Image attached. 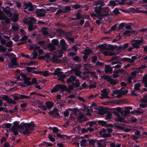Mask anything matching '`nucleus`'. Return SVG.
Instances as JSON below:
<instances>
[{
    "mask_svg": "<svg viewBox=\"0 0 147 147\" xmlns=\"http://www.w3.org/2000/svg\"><path fill=\"white\" fill-rule=\"evenodd\" d=\"M27 71L29 72H32L33 70L36 69L35 67H26Z\"/></svg>",
    "mask_w": 147,
    "mask_h": 147,
    "instance_id": "nucleus-35",
    "label": "nucleus"
},
{
    "mask_svg": "<svg viewBox=\"0 0 147 147\" xmlns=\"http://www.w3.org/2000/svg\"><path fill=\"white\" fill-rule=\"evenodd\" d=\"M141 85L140 83L136 84L134 86V88L136 90H138L140 89V87L141 86Z\"/></svg>",
    "mask_w": 147,
    "mask_h": 147,
    "instance_id": "nucleus-43",
    "label": "nucleus"
},
{
    "mask_svg": "<svg viewBox=\"0 0 147 147\" xmlns=\"http://www.w3.org/2000/svg\"><path fill=\"white\" fill-rule=\"evenodd\" d=\"M125 27L126 29H130L131 28V27L129 24H125Z\"/></svg>",
    "mask_w": 147,
    "mask_h": 147,
    "instance_id": "nucleus-63",
    "label": "nucleus"
},
{
    "mask_svg": "<svg viewBox=\"0 0 147 147\" xmlns=\"http://www.w3.org/2000/svg\"><path fill=\"white\" fill-rule=\"evenodd\" d=\"M63 52L61 50L60 51H58L57 52H55L53 53L54 56H56L57 57H61L62 56V54Z\"/></svg>",
    "mask_w": 147,
    "mask_h": 147,
    "instance_id": "nucleus-19",
    "label": "nucleus"
},
{
    "mask_svg": "<svg viewBox=\"0 0 147 147\" xmlns=\"http://www.w3.org/2000/svg\"><path fill=\"white\" fill-rule=\"evenodd\" d=\"M43 143L44 144L46 145V146H50L52 145V144L50 143L44 142H43Z\"/></svg>",
    "mask_w": 147,
    "mask_h": 147,
    "instance_id": "nucleus-59",
    "label": "nucleus"
},
{
    "mask_svg": "<svg viewBox=\"0 0 147 147\" xmlns=\"http://www.w3.org/2000/svg\"><path fill=\"white\" fill-rule=\"evenodd\" d=\"M119 94L120 92L119 90H116L113 91V93L112 95V96H114V97L115 96V95L116 94Z\"/></svg>",
    "mask_w": 147,
    "mask_h": 147,
    "instance_id": "nucleus-41",
    "label": "nucleus"
},
{
    "mask_svg": "<svg viewBox=\"0 0 147 147\" xmlns=\"http://www.w3.org/2000/svg\"><path fill=\"white\" fill-rule=\"evenodd\" d=\"M18 13H16L14 14L13 21L14 22H16L18 20Z\"/></svg>",
    "mask_w": 147,
    "mask_h": 147,
    "instance_id": "nucleus-36",
    "label": "nucleus"
},
{
    "mask_svg": "<svg viewBox=\"0 0 147 147\" xmlns=\"http://www.w3.org/2000/svg\"><path fill=\"white\" fill-rule=\"evenodd\" d=\"M120 94L121 95H124L127 92V90L123 88L122 90H119Z\"/></svg>",
    "mask_w": 147,
    "mask_h": 147,
    "instance_id": "nucleus-34",
    "label": "nucleus"
},
{
    "mask_svg": "<svg viewBox=\"0 0 147 147\" xmlns=\"http://www.w3.org/2000/svg\"><path fill=\"white\" fill-rule=\"evenodd\" d=\"M96 4L97 5H100V6L95 7L94 11L98 16V18L100 19H101L102 17H103L105 16L104 13L108 11L109 8L107 7H101V6H104L105 5L103 2L101 1H96Z\"/></svg>",
    "mask_w": 147,
    "mask_h": 147,
    "instance_id": "nucleus-1",
    "label": "nucleus"
},
{
    "mask_svg": "<svg viewBox=\"0 0 147 147\" xmlns=\"http://www.w3.org/2000/svg\"><path fill=\"white\" fill-rule=\"evenodd\" d=\"M3 125L7 128H9L11 126V124L9 123H5L3 124Z\"/></svg>",
    "mask_w": 147,
    "mask_h": 147,
    "instance_id": "nucleus-51",
    "label": "nucleus"
},
{
    "mask_svg": "<svg viewBox=\"0 0 147 147\" xmlns=\"http://www.w3.org/2000/svg\"><path fill=\"white\" fill-rule=\"evenodd\" d=\"M97 143L99 146L104 147L106 145V141L104 140H98Z\"/></svg>",
    "mask_w": 147,
    "mask_h": 147,
    "instance_id": "nucleus-12",
    "label": "nucleus"
},
{
    "mask_svg": "<svg viewBox=\"0 0 147 147\" xmlns=\"http://www.w3.org/2000/svg\"><path fill=\"white\" fill-rule=\"evenodd\" d=\"M115 120L116 121L121 122L123 121V119L120 117L119 114H116Z\"/></svg>",
    "mask_w": 147,
    "mask_h": 147,
    "instance_id": "nucleus-25",
    "label": "nucleus"
},
{
    "mask_svg": "<svg viewBox=\"0 0 147 147\" xmlns=\"http://www.w3.org/2000/svg\"><path fill=\"white\" fill-rule=\"evenodd\" d=\"M38 44L45 49H49L47 47L48 45H47L45 42L44 41H40L38 42Z\"/></svg>",
    "mask_w": 147,
    "mask_h": 147,
    "instance_id": "nucleus-16",
    "label": "nucleus"
},
{
    "mask_svg": "<svg viewBox=\"0 0 147 147\" xmlns=\"http://www.w3.org/2000/svg\"><path fill=\"white\" fill-rule=\"evenodd\" d=\"M37 81L36 79L35 78H33L31 80V83L32 84H36L37 83Z\"/></svg>",
    "mask_w": 147,
    "mask_h": 147,
    "instance_id": "nucleus-57",
    "label": "nucleus"
},
{
    "mask_svg": "<svg viewBox=\"0 0 147 147\" xmlns=\"http://www.w3.org/2000/svg\"><path fill=\"white\" fill-rule=\"evenodd\" d=\"M98 122L99 125L102 126H104L106 124V123L105 121L102 120H99L98 121Z\"/></svg>",
    "mask_w": 147,
    "mask_h": 147,
    "instance_id": "nucleus-38",
    "label": "nucleus"
},
{
    "mask_svg": "<svg viewBox=\"0 0 147 147\" xmlns=\"http://www.w3.org/2000/svg\"><path fill=\"white\" fill-rule=\"evenodd\" d=\"M97 141L94 139H91L89 141V142L90 144L92 145H94L97 142Z\"/></svg>",
    "mask_w": 147,
    "mask_h": 147,
    "instance_id": "nucleus-33",
    "label": "nucleus"
},
{
    "mask_svg": "<svg viewBox=\"0 0 147 147\" xmlns=\"http://www.w3.org/2000/svg\"><path fill=\"white\" fill-rule=\"evenodd\" d=\"M60 69L59 68H57L55 70V74L58 76L63 78H65V76L63 75V73L60 71Z\"/></svg>",
    "mask_w": 147,
    "mask_h": 147,
    "instance_id": "nucleus-11",
    "label": "nucleus"
},
{
    "mask_svg": "<svg viewBox=\"0 0 147 147\" xmlns=\"http://www.w3.org/2000/svg\"><path fill=\"white\" fill-rule=\"evenodd\" d=\"M38 107L39 108L44 111H46L48 109L46 106H45L44 105H38Z\"/></svg>",
    "mask_w": 147,
    "mask_h": 147,
    "instance_id": "nucleus-39",
    "label": "nucleus"
},
{
    "mask_svg": "<svg viewBox=\"0 0 147 147\" xmlns=\"http://www.w3.org/2000/svg\"><path fill=\"white\" fill-rule=\"evenodd\" d=\"M106 130L109 132H111L112 131V129L111 128H108L107 130L103 129L100 132V134L102 135V137H111V135L110 134H103V133L106 131Z\"/></svg>",
    "mask_w": 147,
    "mask_h": 147,
    "instance_id": "nucleus-8",
    "label": "nucleus"
},
{
    "mask_svg": "<svg viewBox=\"0 0 147 147\" xmlns=\"http://www.w3.org/2000/svg\"><path fill=\"white\" fill-rule=\"evenodd\" d=\"M17 66V63L15 61L12 60L9 64V68L16 67Z\"/></svg>",
    "mask_w": 147,
    "mask_h": 147,
    "instance_id": "nucleus-17",
    "label": "nucleus"
},
{
    "mask_svg": "<svg viewBox=\"0 0 147 147\" xmlns=\"http://www.w3.org/2000/svg\"><path fill=\"white\" fill-rule=\"evenodd\" d=\"M40 75H42L46 77L49 76L51 73L49 72L48 71H40ZM51 74H53V73H51Z\"/></svg>",
    "mask_w": 147,
    "mask_h": 147,
    "instance_id": "nucleus-21",
    "label": "nucleus"
},
{
    "mask_svg": "<svg viewBox=\"0 0 147 147\" xmlns=\"http://www.w3.org/2000/svg\"><path fill=\"white\" fill-rule=\"evenodd\" d=\"M80 7V5H79L76 4L72 6L73 8L75 9H77L79 8Z\"/></svg>",
    "mask_w": 147,
    "mask_h": 147,
    "instance_id": "nucleus-52",
    "label": "nucleus"
},
{
    "mask_svg": "<svg viewBox=\"0 0 147 147\" xmlns=\"http://www.w3.org/2000/svg\"><path fill=\"white\" fill-rule=\"evenodd\" d=\"M51 129H52L53 132L54 133H57L58 132L59 129L56 127H54L53 128L50 127Z\"/></svg>",
    "mask_w": 147,
    "mask_h": 147,
    "instance_id": "nucleus-42",
    "label": "nucleus"
},
{
    "mask_svg": "<svg viewBox=\"0 0 147 147\" xmlns=\"http://www.w3.org/2000/svg\"><path fill=\"white\" fill-rule=\"evenodd\" d=\"M42 32L44 35H46L48 34V29L47 28L44 27L42 28Z\"/></svg>",
    "mask_w": 147,
    "mask_h": 147,
    "instance_id": "nucleus-32",
    "label": "nucleus"
},
{
    "mask_svg": "<svg viewBox=\"0 0 147 147\" xmlns=\"http://www.w3.org/2000/svg\"><path fill=\"white\" fill-rule=\"evenodd\" d=\"M67 82H71L76 87H78L79 85L78 80L76 79L75 76H71L67 81Z\"/></svg>",
    "mask_w": 147,
    "mask_h": 147,
    "instance_id": "nucleus-4",
    "label": "nucleus"
},
{
    "mask_svg": "<svg viewBox=\"0 0 147 147\" xmlns=\"http://www.w3.org/2000/svg\"><path fill=\"white\" fill-rule=\"evenodd\" d=\"M13 42L11 41H8L6 44L5 46L8 47H11L12 46Z\"/></svg>",
    "mask_w": 147,
    "mask_h": 147,
    "instance_id": "nucleus-37",
    "label": "nucleus"
},
{
    "mask_svg": "<svg viewBox=\"0 0 147 147\" xmlns=\"http://www.w3.org/2000/svg\"><path fill=\"white\" fill-rule=\"evenodd\" d=\"M142 82L143 83L147 82V76H145L143 77L142 80Z\"/></svg>",
    "mask_w": 147,
    "mask_h": 147,
    "instance_id": "nucleus-61",
    "label": "nucleus"
},
{
    "mask_svg": "<svg viewBox=\"0 0 147 147\" xmlns=\"http://www.w3.org/2000/svg\"><path fill=\"white\" fill-rule=\"evenodd\" d=\"M118 1L119 4L121 5H122L123 4L126 0H118Z\"/></svg>",
    "mask_w": 147,
    "mask_h": 147,
    "instance_id": "nucleus-53",
    "label": "nucleus"
},
{
    "mask_svg": "<svg viewBox=\"0 0 147 147\" xmlns=\"http://www.w3.org/2000/svg\"><path fill=\"white\" fill-rule=\"evenodd\" d=\"M34 127L30 123H25L22 126V132L20 131L21 134H22L24 135H28L31 133V130L33 129Z\"/></svg>",
    "mask_w": 147,
    "mask_h": 147,
    "instance_id": "nucleus-2",
    "label": "nucleus"
},
{
    "mask_svg": "<svg viewBox=\"0 0 147 147\" xmlns=\"http://www.w3.org/2000/svg\"><path fill=\"white\" fill-rule=\"evenodd\" d=\"M1 43L3 45H5L6 43V41L5 40L3 39L2 38H1V40H0Z\"/></svg>",
    "mask_w": 147,
    "mask_h": 147,
    "instance_id": "nucleus-58",
    "label": "nucleus"
},
{
    "mask_svg": "<svg viewBox=\"0 0 147 147\" xmlns=\"http://www.w3.org/2000/svg\"><path fill=\"white\" fill-rule=\"evenodd\" d=\"M21 128V126L19 125V122L15 121L13 123V125L12 127L11 131L15 135L18 134V129Z\"/></svg>",
    "mask_w": 147,
    "mask_h": 147,
    "instance_id": "nucleus-3",
    "label": "nucleus"
},
{
    "mask_svg": "<svg viewBox=\"0 0 147 147\" xmlns=\"http://www.w3.org/2000/svg\"><path fill=\"white\" fill-rule=\"evenodd\" d=\"M51 42L52 44H49L47 46L51 51H53L55 49V46L58 45V42L57 40L54 39L52 40Z\"/></svg>",
    "mask_w": 147,
    "mask_h": 147,
    "instance_id": "nucleus-5",
    "label": "nucleus"
},
{
    "mask_svg": "<svg viewBox=\"0 0 147 147\" xmlns=\"http://www.w3.org/2000/svg\"><path fill=\"white\" fill-rule=\"evenodd\" d=\"M90 73L91 76L94 77L96 79L98 78V76L96 75L95 73L91 72H90Z\"/></svg>",
    "mask_w": 147,
    "mask_h": 147,
    "instance_id": "nucleus-50",
    "label": "nucleus"
},
{
    "mask_svg": "<svg viewBox=\"0 0 147 147\" xmlns=\"http://www.w3.org/2000/svg\"><path fill=\"white\" fill-rule=\"evenodd\" d=\"M27 38L28 36H24L21 38V40H25Z\"/></svg>",
    "mask_w": 147,
    "mask_h": 147,
    "instance_id": "nucleus-64",
    "label": "nucleus"
},
{
    "mask_svg": "<svg viewBox=\"0 0 147 147\" xmlns=\"http://www.w3.org/2000/svg\"><path fill=\"white\" fill-rule=\"evenodd\" d=\"M78 119L80 121H85L86 120V118H85L84 115L83 114H81L79 115L78 117Z\"/></svg>",
    "mask_w": 147,
    "mask_h": 147,
    "instance_id": "nucleus-28",
    "label": "nucleus"
},
{
    "mask_svg": "<svg viewBox=\"0 0 147 147\" xmlns=\"http://www.w3.org/2000/svg\"><path fill=\"white\" fill-rule=\"evenodd\" d=\"M112 68L113 67H111L109 65H106L105 71L106 73H107L108 72H110L111 73L112 71Z\"/></svg>",
    "mask_w": 147,
    "mask_h": 147,
    "instance_id": "nucleus-20",
    "label": "nucleus"
},
{
    "mask_svg": "<svg viewBox=\"0 0 147 147\" xmlns=\"http://www.w3.org/2000/svg\"><path fill=\"white\" fill-rule=\"evenodd\" d=\"M61 45L63 47H65L66 45L65 40L64 39H61L60 40Z\"/></svg>",
    "mask_w": 147,
    "mask_h": 147,
    "instance_id": "nucleus-45",
    "label": "nucleus"
},
{
    "mask_svg": "<svg viewBox=\"0 0 147 147\" xmlns=\"http://www.w3.org/2000/svg\"><path fill=\"white\" fill-rule=\"evenodd\" d=\"M134 32V30H127L125 31L124 32H123V34L124 35H127L128 36H129L132 34H137V33L136 34Z\"/></svg>",
    "mask_w": 147,
    "mask_h": 147,
    "instance_id": "nucleus-18",
    "label": "nucleus"
},
{
    "mask_svg": "<svg viewBox=\"0 0 147 147\" xmlns=\"http://www.w3.org/2000/svg\"><path fill=\"white\" fill-rule=\"evenodd\" d=\"M45 104L46 106L47 109H49L53 107L54 103L53 102L48 101L46 102L45 103Z\"/></svg>",
    "mask_w": 147,
    "mask_h": 147,
    "instance_id": "nucleus-14",
    "label": "nucleus"
},
{
    "mask_svg": "<svg viewBox=\"0 0 147 147\" xmlns=\"http://www.w3.org/2000/svg\"><path fill=\"white\" fill-rule=\"evenodd\" d=\"M1 99L3 100H6L8 102L10 103L12 102V100L11 99L9 98L8 96L6 95H4L2 97Z\"/></svg>",
    "mask_w": 147,
    "mask_h": 147,
    "instance_id": "nucleus-26",
    "label": "nucleus"
},
{
    "mask_svg": "<svg viewBox=\"0 0 147 147\" xmlns=\"http://www.w3.org/2000/svg\"><path fill=\"white\" fill-rule=\"evenodd\" d=\"M42 59H45L47 62H49L51 60L50 55L48 53L46 54L44 57L42 58Z\"/></svg>",
    "mask_w": 147,
    "mask_h": 147,
    "instance_id": "nucleus-23",
    "label": "nucleus"
},
{
    "mask_svg": "<svg viewBox=\"0 0 147 147\" xmlns=\"http://www.w3.org/2000/svg\"><path fill=\"white\" fill-rule=\"evenodd\" d=\"M107 81L112 84L115 85L116 84V82L113 80L111 79L110 78H108L107 79Z\"/></svg>",
    "mask_w": 147,
    "mask_h": 147,
    "instance_id": "nucleus-31",
    "label": "nucleus"
},
{
    "mask_svg": "<svg viewBox=\"0 0 147 147\" xmlns=\"http://www.w3.org/2000/svg\"><path fill=\"white\" fill-rule=\"evenodd\" d=\"M103 54L105 56H112L115 54V53L113 52H109L107 51H105L103 52Z\"/></svg>",
    "mask_w": 147,
    "mask_h": 147,
    "instance_id": "nucleus-22",
    "label": "nucleus"
},
{
    "mask_svg": "<svg viewBox=\"0 0 147 147\" xmlns=\"http://www.w3.org/2000/svg\"><path fill=\"white\" fill-rule=\"evenodd\" d=\"M113 12L116 14H117L119 13V11L118 9L117 8H115L113 10Z\"/></svg>",
    "mask_w": 147,
    "mask_h": 147,
    "instance_id": "nucleus-55",
    "label": "nucleus"
},
{
    "mask_svg": "<svg viewBox=\"0 0 147 147\" xmlns=\"http://www.w3.org/2000/svg\"><path fill=\"white\" fill-rule=\"evenodd\" d=\"M7 50L6 47H4L2 45H0V52L4 53Z\"/></svg>",
    "mask_w": 147,
    "mask_h": 147,
    "instance_id": "nucleus-30",
    "label": "nucleus"
},
{
    "mask_svg": "<svg viewBox=\"0 0 147 147\" xmlns=\"http://www.w3.org/2000/svg\"><path fill=\"white\" fill-rule=\"evenodd\" d=\"M86 140H82L81 141L80 145L82 146H84L85 145Z\"/></svg>",
    "mask_w": 147,
    "mask_h": 147,
    "instance_id": "nucleus-54",
    "label": "nucleus"
},
{
    "mask_svg": "<svg viewBox=\"0 0 147 147\" xmlns=\"http://www.w3.org/2000/svg\"><path fill=\"white\" fill-rule=\"evenodd\" d=\"M135 112L138 113H143V111L140 109H139L135 111Z\"/></svg>",
    "mask_w": 147,
    "mask_h": 147,
    "instance_id": "nucleus-56",
    "label": "nucleus"
},
{
    "mask_svg": "<svg viewBox=\"0 0 147 147\" xmlns=\"http://www.w3.org/2000/svg\"><path fill=\"white\" fill-rule=\"evenodd\" d=\"M55 135H53L51 134H49L48 136V138L50 140L51 142H54L55 141Z\"/></svg>",
    "mask_w": 147,
    "mask_h": 147,
    "instance_id": "nucleus-29",
    "label": "nucleus"
},
{
    "mask_svg": "<svg viewBox=\"0 0 147 147\" xmlns=\"http://www.w3.org/2000/svg\"><path fill=\"white\" fill-rule=\"evenodd\" d=\"M74 59L77 61H80V58L78 56H75L73 57Z\"/></svg>",
    "mask_w": 147,
    "mask_h": 147,
    "instance_id": "nucleus-62",
    "label": "nucleus"
},
{
    "mask_svg": "<svg viewBox=\"0 0 147 147\" xmlns=\"http://www.w3.org/2000/svg\"><path fill=\"white\" fill-rule=\"evenodd\" d=\"M132 109V108L131 107H127L125 108L124 112L127 113H129V110H131Z\"/></svg>",
    "mask_w": 147,
    "mask_h": 147,
    "instance_id": "nucleus-40",
    "label": "nucleus"
},
{
    "mask_svg": "<svg viewBox=\"0 0 147 147\" xmlns=\"http://www.w3.org/2000/svg\"><path fill=\"white\" fill-rule=\"evenodd\" d=\"M141 100L144 102H147V96L144 97Z\"/></svg>",
    "mask_w": 147,
    "mask_h": 147,
    "instance_id": "nucleus-60",
    "label": "nucleus"
},
{
    "mask_svg": "<svg viewBox=\"0 0 147 147\" xmlns=\"http://www.w3.org/2000/svg\"><path fill=\"white\" fill-rule=\"evenodd\" d=\"M108 94L109 92H108L106 89H103L102 91V93L101 94L102 97L101 98H107Z\"/></svg>",
    "mask_w": 147,
    "mask_h": 147,
    "instance_id": "nucleus-15",
    "label": "nucleus"
},
{
    "mask_svg": "<svg viewBox=\"0 0 147 147\" xmlns=\"http://www.w3.org/2000/svg\"><path fill=\"white\" fill-rule=\"evenodd\" d=\"M97 60V57L96 56H94L92 57L91 61L93 63H95Z\"/></svg>",
    "mask_w": 147,
    "mask_h": 147,
    "instance_id": "nucleus-48",
    "label": "nucleus"
},
{
    "mask_svg": "<svg viewBox=\"0 0 147 147\" xmlns=\"http://www.w3.org/2000/svg\"><path fill=\"white\" fill-rule=\"evenodd\" d=\"M20 99H23L24 98H28V96H26L24 95L19 94Z\"/></svg>",
    "mask_w": 147,
    "mask_h": 147,
    "instance_id": "nucleus-44",
    "label": "nucleus"
},
{
    "mask_svg": "<svg viewBox=\"0 0 147 147\" xmlns=\"http://www.w3.org/2000/svg\"><path fill=\"white\" fill-rule=\"evenodd\" d=\"M73 88L74 87L73 86H68L67 91L68 92H70L73 89Z\"/></svg>",
    "mask_w": 147,
    "mask_h": 147,
    "instance_id": "nucleus-47",
    "label": "nucleus"
},
{
    "mask_svg": "<svg viewBox=\"0 0 147 147\" xmlns=\"http://www.w3.org/2000/svg\"><path fill=\"white\" fill-rule=\"evenodd\" d=\"M23 7L24 9H27L28 11H32L33 10V7L32 3L30 2L25 3H24Z\"/></svg>",
    "mask_w": 147,
    "mask_h": 147,
    "instance_id": "nucleus-6",
    "label": "nucleus"
},
{
    "mask_svg": "<svg viewBox=\"0 0 147 147\" xmlns=\"http://www.w3.org/2000/svg\"><path fill=\"white\" fill-rule=\"evenodd\" d=\"M142 42L141 40H136L132 41L131 42L132 45L134 47L136 48H138L140 44Z\"/></svg>",
    "mask_w": 147,
    "mask_h": 147,
    "instance_id": "nucleus-10",
    "label": "nucleus"
},
{
    "mask_svg": "<svg viewBox=\"0 0 147 147\" xmlns=\"http://www.w3.org/2000/svg\"><path fill=\"white\" fill-rule=\"evenodd\" d=\"M65 86L61 85H56L55 87H54L53 89L51 90V93H53L58 91H59L60 89H62Z\"/></svg>",
    "mask_w": 147,
    "mask_h": 147,
    "instance_id": "nucleus-9",
    "label": "nucleus"
},
{
    "mask_svg": "<svg viewBox=\"0 0 147 147\" xmlns=\"http://www.w3.org/2000/svg\"><path fill=\"white\" fill-rule=\"evenodd\" d=\"M109 3L110 5L113 7H114L118 4H119L118 0L115 1H110Z\"/></svg>",
    "mask_w": 147,
    "mask_h": 147,
    "instance_id": "nucleus-27",
    "label": "nucleus"
},
{
    "mask_svg": "<svg viewBox=\"0 0 147 147\" xmlns=\"http://www.w3.org/2000/svg\"><path fill=\"white\" fill-rule=\"evenodd\" d=\"M36 20L32 17H29L25 19L24 23L26 24H32L36 22Z\"/></svg>",
    "mask_w": 147,
    "mask_h": 147,
    "instance_id": "nucleus-7",
    "label": "nucleus"
},
{
    "mask_svg": "<svg viewBox=\"0 0 147 147\" xmlns=\"http://www.w3.org/2000/svg\"><path fill=\"white\" fill-rule=\"evenodd\" d=\"M12 30L13 31H16L18 30V26H13L11 27Z\"/></svg>",
    "mask_w": 147,
    "mask_h": 147,
    "instance_id": "nucleus-46",
    "label": "nucleus"
},
{
    "mask_svg": "<svg viewBox=\"0 0 147 147\" xmlns=\"http://www.w3.org/2000/svg\"><path fill=\"white\" fill-rule=\"evenodd\" d=\"M125 24L124 23H121L119 25V28L120 29H122L125 26Z\"/></svg>",
    "mask_w": 147,
    "mask_h": 147,
    "instance_id": "nucleus-49",
    "label": "nucleus"
},
{
    "mask_svg": "<svg viewBox=\"0 0 147 147\" xmlns=\"http://www.w3.org/2000/svg\"><path fill=\"white\" fill-rule=\"evenodd\" d=\"M45 13L46 11L44 10H40L39 11V13H37L36 14V15L40 17L44 16H45Z\"/></svg>",
    "mask_w": 147,
    "mask_h": 147,
    "instance_id": "nucleus-24",
    "label": "nucleus"
},
{
    "mask_svg": "<svg viewBox=\"0 0 147 147\" xmlns=\"http://www.w3.org/2000/svg\"><path fill=\"white\" fill-rule=\"evenodd\" d=\"M85 54L83 57L84 59H86L89 54L92 53V51L90 49H87L85 50Z\"/></svg>",
    "mask_w": 147,
    "mask_h": 147,
    "instance_id": "nucleus-13",
    "label": "nucleus"
}]
</instances>
